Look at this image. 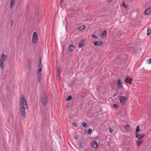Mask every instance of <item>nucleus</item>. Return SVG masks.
Instances as JSON below:
<instances>
[{
	"label": "nucleus",
	"mask_w": 151,
	"mask_h": 151,
	"mask_svg": "<svg viewBox=\"0 0 151 151\" xmlns=\"http://www.w3.org/2000/svg\"><path fill=\"white\" fill-rule=\"evenodd\" d=\"M142 141L141 140H139L138 139H137V141L136 142V144L138 146H139L141 144L142 142Z\"/></svg>",
	"instance_id": "aec40b11"
},
{
	"label": "nucleus",
	"mask_w": 151,
	"mask_h": 151,
	"mask_svg": "<svg viewBox=\"0 0 151 151\" xmlns=\"http://www.w3.org/2000/svg\"><path fill=\"white\" fill-rule=\"evenodd\" d=\"M60 67L59 66L58 67L57 69V72H58V73L57 74V77H58V76H60Z\"/></svg>",
	"instance_id": "f3484780"
},
{
	"label": "nucleus",
	"mask_w": 151,
	"mask_h": 151,
	"mask_svg": "<svg viewBox=\"0 0 151 151\" xmlns=\"http://www.w3.org/2000/svg\"><path fill=\"white\" fill-rule=\"evenodd\" d=\"M107 32L106 30H104L102 32L101 35L105 37L107 35Z\"/></svg>",
	"instance_id": "412c9836"
},
{
	"label": "nucleus",
	"mask_w": 151,
	"mask_h": 151,
	"mask_svg": "<svg viewBox=\"0 0 151 151\" xmlns=\"http://www.w3.org/2000/svg\"><path fill=\"white\" fill-rule=\"evenodd\" d=\"M6 55L4 54H2L1 58H0V67L2 69L3 67V61H5L6 60Z\"/></svg>",
	"instance_id": "7ed1b4c3"
},
{
	"label": "nucleus",
	"mask_w": 151,
	"mask_h": 151,
	"mask_svg": "<svg viewBox=\"0 0 151 151\" xmlns=\"http://www.w3.org/2000/svg\"><path fill=\"white\" fill-rule=\"evenodd\" d=\"M122 6L123 7L125 8H127V6L126 5V4L124 3L122 4Z\"/></svg>",
	"instance_id": "bb28decb"
},
{
	"label": "nucleus",
	"mask_w": 151,
	"mask_h": 151,
	"mask_svg": "<svg viewBox=\"0 0 151 151\" xmlns=\"http://www.w3.org/2000/svg\"><path fill=\"white\" fill-rule=\"evenodd\" d=\"M85 40L84 39H82L79 42L78 44V47L79 48H81Z\"/></svg>",
	"instance_id": "4468645a"
},
{
	"label": "nucleus",
	"mask_w": 151,
	"mask_h": 151,
	"mask_svg": "<svg viewBox=\"0 0 151 151\" xmlns=\"http://www.w3.org/2000/svg\"><path fill=\"white\" fill-rule=\"evenodd\" d=\"M92 37L93 38H95L96 39H97L98 37L96 36L95 34H93L92 35Z\"/></svg>",
	"instance_id": "c756f323"
},
{
	"label": "nucleus",
	"mask_w": 151,
	"mask_h": 151,
	"mask_svg": "<svg viewBox=\"0 0 151 151\" xmlns=\"http://www.w3.org/2000/svg\"><path fill=\"white\" fill-rule=\"evenodd\" d=\"M148 63L149 64H151V58L147 60Z\"/></svg>",
	"instance_id": "7c9ffc66"
},
{
	"label": "nucleus",
	"mask_w": 151,
	"mask_h": 151,
	"mask_svg": "<svg viewBox=\"0 0 151 151\" xmlns=\"http://www.w3.org/2000/svg\"><path fill=\"white\" fill-rule=\"evenodd\" d=\"M116 95H117V94L116 93L115 94L113 95V97H114Z\"/></svg>",
	"instance_id": "e433bc0d"
},
{
	"label": "nucleus",
	"mask_w": 151,
	"mask_h": 151,
	"mask_svg": "<svg viewBox=\"0 0 151 151\" xmlns=\"http://www.w3.org/2000/svg\"><path fill=\"white\" fill-rule=\"evenodd\" d=\"M93 147L94 149L97 148L98 146V144L96 141H93L92 142Z\"/></svg>",
	"instance_id": "f8f14e48"
},
{
	"label": "nucleus",
	"mask_w": 151,
	"mask_h": 151,
	"mask_svg": "<svg viewBox=\"0 0 151 151\" xmlns=\"http://www.w3.org/2000/svg\"><path fill=\"white\" fill-rule=\"evenodd\" d=\"M151 11V7L145 10V14L149 15Z\"/></svg>",
	"instance_id": "ddd939ff"
},
{
	"label": "nucleus",
	"mask_w": 151,
	"mask_h": 151,
	"mask_svg": "<svg viewBox=\"0 0 151 151\" xmlns=\"http://www.w3.org/2000/svg\"><path fill=\"white\" fill-rule=\"evenodd\" d=\"M72 98V96L71 95H69L68 96L67 98L66 99V100L68 101L70 100H71Z\"/></svg>",
	"instance_id": "a878e982"
},
{
	"label": "nucleus",
	"mask_w": 151,
	"mask_h": 151,
	"mask_svg": "<svg viewBox=\"0 0 151 151\" xmlns=\"http://www.w3.org/2000/svg\"><path fill=\"white\" fill-rule=\"evenodd\" d=\"M112 1V0H108V2H110Z\"/></svg>",
	"instance_id": "4c0bfd02"
},
{
	"label": "nucleus",
	"mask_w": 151,
	"mask_h": 151,
	"mask_svg": "<svg viewBox=\"0 0 151 151\" xmlns=\"http://www.w3.org/2000/svg\"><path fill=\"white\" fill-rule=\"evenodd\" d=\"M82 125L83 127L85 128H87L88 127V125L85 122H82Z\"/></svg>",
	"instance_id": "5701e85b"
},
{
	"label": "nucleus",
	"mask_w": 151,
	"mask_h": 151,
	"mask_svg": "<svg viewBox=\"0 0 151 151\" xmlns=\"http://www.w3.org/2000/svg\"><path fill=\"white\" fill-rule=\"evenodd\" d=\"M132 80L133 79L132 78L130 77H127L125 78V81L127 83L131 84L132 83Z\"/></svg>",
	"instance_id": "0eeeda50"
},
{
	"label": "nucleus",
	"mask_w": 151,
	"mask_h": 151,
	"mask_svg": "<svg viewBox=\"0 0 151 151\" xmlns=\"http://www.w3.org/2000/svg\"><path fill=\"white\" fill-rule=\"evenodd\" d=\"M13 24V22L12 20L11 21V26H12Z\"/></svg>",
	"instance_id": "f704fd0d"
},
{
	"label": "nucleus",
	"mask_w": 151,
	"mask_h": 151,
	"mask_svg": "<svg viewBox=\"0 0 151 151\" xmlns=\"http://www.w3.org/2000/svg\"><path fill=\"white\" fill-rule=\"evenodd\" d=\"M15 3V0H11L10 8L12 9Z\"/></svg>",
	"instance_id": "2eb2a0df"
},
{
	"label": "nucleus",
	"mask_w": 151,
	"mask_h": 151,
	"mask_svg": "<svg viewBox=\"0 0 151 151\" xmlns=\"http://www.w3.org/2000/svg\"><path fill=\"white\" fill-rule=\"evenodd\" d=\"M125 129L127 131H129L131 129L130 126L129 125H127L125 127Z\"/></svg>",
	"instance_id": "4be33fe9"
},
{
	"label": "nucleus",
	"mask_w": 151,
	"mask_h": 151,
	"mask_svg": "<svg viewBox=\"0 0 151 151\" xmlns=\"http://www.w3.org/2000/svg\"><path fill=\"white\" fill-rule=\"evenodd\" d=\"M42 59L41 57H40L39 58L38 62V67H40L42 66Z\"/></svg>",
	"instance_id": "6ab92c4d"
},
{
	"label": "nucleus",
	"mask_w": 151,
	"mask_h": 151,
	"mask_svg": "<svg viewBox=\"0 0 151 151\" xmlns=\"http://www.w3.org/2000/svg\"><path fill=\"white\" fill-rule=\"evenodd\" d=\"M38 37L37 34L36 32H34L33 33L32 37V41L34 44H36L37 42Z\"/></svg>",
	"instance_id": "39448f33"
},
{
	"label": "nucleus",
	"mask_w": 151,
	"mask_h": 151,
	"mask_svg": "<svg viewBox=\"0 0 151 151\" xmlns=\"http://www.w3.org/2000/svg\"><path fill=\"white\" fill-rule=\"evenodd\" d=\"M74 47L72 45H70L68 47V50L70 52H72L74 49Z\"/></svg>",
	"instance_id": "dca6fc26"
},
{
	"label": "nucleus",
	"mask_w": 151,
	"mask_h": 151,
	"mask_svg": "<svg viewBox=\"0 0 151 151\" xmlns=\"http://www.w3.org/2000/svg\"><path fill=\"white\" fill-rule=\"evenodd\" d=\"M109 131L110 133H111L113 132V129H112L110 128L109 129Z\"/></svg>",
	"instance_id": "72a5a7b5"
},
{
	"label": "nucleus",
	"mask_w": 151,
	"mask_h": 151,
	"mask_svg": "<svg viewBox=\"0 0 151 151\" xmlns=\"http://www.w3.org/2000/svg\"><path fill=\"white\" fill-rule=\"evenodd\" d=\"M145 134L144 133H142L141 134H136V137L138 138L137 139L139 140H141L145 137Z\"/></svg>",
	"instance_id": "6e6552de"
},
{
	"label": "nucleus",
	"mask_w": 151,
	"mask_h": 151,
	"mask_svg": "<svg viewBox=\"0 0 151 151\" xmlns=\"http://www.w3.org/2000/svg\"><path fill=\"white\" fill-rule=\"evenodd\" d=\"M113 107L116 109L118 108L119 107V105L117 104H114L113 105Z\"/></svg>",
	"instance_id": "cd10ccee"
},
{
	"label": "nucleus",
	"mask_w": 151,
	"mask_h": 151,
	"mask_svg": "<svg viewBox=\"0 0 151 151\" xmlns=\"http://www.w3.org/2000/svg\"><path fill=\"white\" fill-rule=\"evenodd\" d=\"M86 144V143L85 142L82 141L79 144V147L80 148H82L84 147L85 145Z\"/></svg>",
	"instance_id": "a211bd4d"
},
{
	"label": "nucleus",
	"mask_w": 151,
	"mask_h": 151,
	"mask_svg": "<svg viewBox=\"0 0 151 151\" xmlns=\"http://www.w3.org/2000/svg\"><path fill=\"white\" fill-rule=\"evenodd\" d=\"M92 130L91 129H88V132L89 134H91L92 132Z\"/></svg>",
	"instance_id": "c85d7f7f"
},
{
	"label": "nucleus",
	"mask_w": 151,
	"mask_h": 151,
	"mask_svg": "<svg viewBox=\"0 0 151 151\" xmlns=\"http://www.w3.org/2000/svg\"><path fill=\"white\" fill-rule=\"evenodd\" d=\"M78 138V137H77V135H75L74 136V138L75 139H76Z\"/></svg>",
	"instance_id": "c9c22d12"
},
{
	"label": "nucleus",
	"mask_w": 151,
	"mask_h": 151,
	"mask_svg": "<svg viewBox=\"0 0 151 151\" xmlns=\"http://www.w3.org/2000/svg\"><path fill=\"white\" fill-rule=\"evenodd\" d=\"M9 86H7V85L6 86V89H7V91H9Z\"/></svg>",
	"instance_id": "473e14b6"
},
{
	"label": "nucleus",
	"mask_w": 151,
	"mask_h": 151,
	"mask_svg": "<svg viewBox=\"0 0 151 151\" xmlns=\"http://www.w3.org/2000/svg\"><path fill=\"white\" fill-rule=\"evenodd\" d=\"M41 101L44 106H45L48 101V95L45 91H44L42 94H41Z\"/></svg>",
	"instance_id": "f03ea898"
},
{
	"label": "nucleus",
	"mask_w": 151,
	"mask_h": 151,
	"mask_svg": "<svg viewBox=\"0 0 151 151\" xmlns=\"http://www.w3.org/2000/svg\"><path fill=\"white\" fill-rule=\"evenodd\" d=\"M86 28V27L85 25H82L76 27L75 28V29L76 30H78L79 31H81L82 30L85 29Z\"/></svg>",
	"instance_id": "1a4fd4ad"
},
{
	"label": "nucleus",
	"mask_w": 151,
	"mask_h": 151,
	"mask_svg": "<svg viewBox=\"0 0 151 151\" xmlns=\"http://www.w3.org/2000/svg\"><path fill=\"white\" fill-rule=\"evenodd\" d=\"M73 125L74 127H78V124L77 123H75V122L73 123Z\"/></svg>",
	"instance_id": "2f4dec72"
},
{
	"label": "nucleus",
	"mask_w": 151,
	"mask_h": 151,
	"mask_svg": "<svg viewBox=\"0 0 151 151\" xmlns=\"http://www.w3.org/2000/svg\"><path fill=\"white\" fill-rule=\"evenodd\" d=\"M126 99V98L124 96H121L120 97V101L121 104H122L125 102V100Z\"/></svg>",
	"instance_id": "9b49d317"
},
{
	"label": "nucleus",
	"mask_w": 151,
	"mask_h": 151,
	"mask_svg": "<svg viewBox=\"0 0 151 151\" xmlns=\"http://www.w3.org/2000/svg\"><path fill=\"white\" fill-rule=\"evenodd\" d=\"M151 32V28L149 27L148 28L147 31V35L148 36L149 35Z\"/></svg>",
	"instance_id": "b1692460"
},
{
	"label": "nucleus",
	"mask_w": 151,
	"mask_h": 151,
	"mask_svg": "<svg viewBox=\"0 0 151 151\" xmlns=\"http://www.w3.org/2000/svg\"><path fill=\"white\" fill-rule=\"evenodd\" d=\"M117 86L118 88L121 89L123 87L122 83L120 79H118L117 81Z\"/></svg>",
	"instance_id": "423d86ee"
},
{
	"label": "nucleus",
	"mask_w": 151,
	"mask_h": 151,
	"mask_svg": "<svg viewBox=\"0 0 151 151\" xmlns=\"http://www.w3.org/2000/svg\"><path fill=\"white\" fill-rule=\"evenodd\" d=\"M103 43V42L102 41H99L98 42L97 41H95L93 42V44L95 46H99L102 45Z\"/></svg>",
	"instance_id": "9d476101"
},
{
	"label": "nucleus",
	"mask_w": 151,
	"mask_h": 151,
	"mask_svg": "<svg viewBox=\"0 0 151 151\" xmlns=\"http://www.w3.org/2000/svg\"><path fill=\"white\" fill-rule=\"evenodd\" d=\"M42 70V67H39V69H38L37 72V82L39 83H40L41 82V72Z\"/></svg>",
	"instance_id": "20e7f679"
},
{
	"label": "nucleus",
	"mask_w": 151,
	"mask_h": 151,
	"mask_svg": "<svg viewBox=\"0 0 151 151\" xmlns=\"http://www.w3.org/2000/svg\"><path fill=\"white\" fill-rule=\"evenodd\" d=\"M140 129L139 126H137L136 129V134H137V133L139 132L140 130Z\"/></svg>",
	"instance_id": "393cba45"
},
{
	"label": "nucleus",
	"mask_w": 151,
	"mask_h": 151,
	"mask_svg": "<svg viewBox=\"0 0 151 151\" xmlns=\"http://www.w3.org/2000/svg\"><path fill=\"white\" fill-rule=\"evenodd\" d=\"M20 104L21 108L20 113L23 116V118H25L26 116L25 109H27V106L25 98L22 95L21 96Z\"/></svg>",
	"instance_id": "f257e3e1"
}]
</instances>
